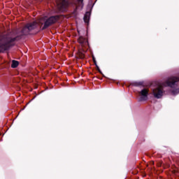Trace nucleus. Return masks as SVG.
<instances>
[{"label":"nucleus","mask_w":179,"mask_h":179,"mask_svg":"<svg viewBox=\"0 0 179 179\" xmlns=\"http://www.w3.org/2000/svg\"><path fill=\"white\" fill-rule=\"evenodd\" d=\"M59 20V15H52L48 18H44L43 20V27H42V30H45L48 29L50 26H52V24H55Z\"/></svg>","instance_id":"2"},{"label":"nucleus","mask_w":179,"mask_h":179,"mask_svg":"<svg viewBox=\"0 0 179 179\" xmlns=\"http://www.w3.org/2000/svg\"><path fill=\"white\" fill-rule=\"evenodd\" d=\"M179 82V78L176 76H171L168 80L166 82H165L166 85H167L169 87H176V86H178L177 83Z\"/></svg>","instance_id":"3"},{"label":"nucleus","mask_w":179,"mask_h":179,"mask_svg":"<svg viewBox=\"0 0 179 179\" xmlns=\"http://www.w3.org/2000/svg\"><path fill=\"white\" fill-rule=\"evenodd\" d=\"M79 2H83V0H78Z\"/></svg>","instance_id":"15"},{"label":"nucleus","mask_w":179,"mask_h":179,"mask_svg":"<svg viewBox=\"0 0 179 179\" xmlns=\"http://www.w3.org/2000/svg\"><path fill=\"white\" fill-rule=\"evenodd\" d=\"M142 85H143V83H141V82H136V83H134V86H142Z\"/></svg>","instance_id":"13"},{"label":"nucleus","mask_w":179,"mask_h":179,"mask_svg":"<svg viewBox=\"0 0 179 179\" xmlns=\"http://www.w3.org/2000/svg\"><path fill=\"white\" fill-rule=\"evenodd\" d=\"M139 94L141 96L139 101H146V100H148V96L149 95V90L145 88L139 92Z\"/></svg>","instance_id":"5"},{"label":"nucleus","mask_w":179,"mask_h":179,"mask_svg":"<svg viewBox=\"0 0 179 179\" xmlns=\"http://www.w3.org/2000/svg\"><path fill=\"white\" fill-rule=\"evenodd\" d=\"M171 93L172 94H173V96H176V94H178L179 93V88H174L171 90Z\"/></svg>","instance_id":"11"},{"label":"nucleus","mask_w":179,"mask_h":179,"mask_svg":"<svg viewBox=\"0 0 179 179\" xmlns=\"http://www.w3.org/2000/svg\"><path fill=\"white\" fill-rule=\"evenodd\" d=\"M17 66H19V62L16 60H13L11 68H17Z\"/></svg>","instance_id":"9"},{"label":"nucleus","mask_w":179,"mask_h":179,"mask_svg":"<svg viewBox=\"0 0 179 179\" xmlns=\"http://www.w3.org/2000/svg\"><path fill=\"white\" fill-rule=\"evenodd\" d=\"M152 94L155 99H162L163 97V86L159 85L152 90Z\"/></svg>","instance_id":"4"},{"label":"nucleus","mask_w":179,"mask_h":179,"mask_svg":"<svg viewBox=\"0 0 179 179\" xmlns=\"http://www.w3.org/2000/svg\"><path fill=\"white\" fill-rule=\"evenodd\" d=\"M0 135H1V133H0Z\"/></svg>","instance_id":"16"},{"label":"nucleus","mask_w":179,"mask_h":179,"mask_svg":"<svg viewBox=\"0 0 179 179\" xmlns=\"http://www.w3.org/2000/svg\"><path fill=\"white\" fill-rule=\"evenodd\" d=\"M79 44L82 45V47H87L89 45V41L87 38H83V36H80L78 39Z\"/></svg>","instance_id":"6"},{"label":"nucleus","mask_w":179,"mask_h":179,"mask_svg":"<svg viewBox=\"0 0 179 179\" xmlns=\"http://www.w3.org/2000/svg\"><path fill=\"white\" fill-rule=\"evenodd\" d=\"M92 61H93L94 65H95V66H97V62L96 61V58L92 57Z\"/></svg>","instance_id":"14"},{"label":"nucleus","mask_w":179,"mask_h":179,"mask_svg":"<svg viewBox=\"0 0 179 179\" xmlns=\"http://www.w3.org/2000/svg\"><path fill=\"white\" fill-rule=\"evenodd\" d=\"M77 57L79 59H84L85 58V54H83L82 52H79L77 55Z\"/></svg>","instance_id":"10"},{"label":"nucleus","mask_w":179,"mask_h":179,"mask_svg":"<svg viewBox=\"0 0 179 179\" xmlns=\"http://www.w3.org/2000/svg\"><path fill=\"white\" fill-rule=\"evenodd\" d=\"M38 27V24L36 22L27 24L22 29V34L18 35L14 38L12 37H6L2 43H0V48L3 50V51H8L10 47H13L15 45V41H19L21 40L23 36H27L31 30H34V29H37Z\"/></svg>","instance_id":"1"},{"label":"nucleus","mask_w":179,"mask_h":179,"mask_svg":"<svg viewBox=\"0 0 179 179\" xmlns=\"http://www.w3.org/2000/svg\"><path fill=\"white\" fill-rule=\"evenodd\" d=\"M96 66V70L98 71V72H99V73H101V75H102L103 77H105V76H104V74H103V72H101V70H100V67H99L98 65H96V66Z\"/></svg>","instance_id":"12"},{"label":"nucleus","mask_w":179,"mask_h":179,"mask_svg":"<svg viewBox=\"0 0 179 179\" xmlns=\"http://www.w3.org/2000/svg\"><path fill=\"white\" fill-rule=\"evenodd\" d=\"M66 6H68V1H66V0H63L60 4V9H66Z\"/></svg>","instance_id":"8"},{"label":"nucleus","mask_w":179,"mask_h":179,"mask_svg":"<svg viewBox=\"0 0 179 179\" xmlns=\"http://www.w3.org/2000/svg\"><path fill=\"white\" fill-rule=\"evenodd\" d=\"M84 22L85 23H89V20H90V12L87 11L84 15Z\"/></svg>","instance_id":"7"}]
</instances>
